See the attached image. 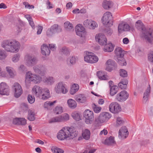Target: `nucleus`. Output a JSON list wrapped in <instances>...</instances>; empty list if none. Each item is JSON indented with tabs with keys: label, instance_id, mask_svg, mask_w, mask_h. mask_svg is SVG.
Wrapping results in <instances>:
<instances>
[{
	"label": "nucleus",
	"instance_id": "09e8293b",
	"mask_svg": "<svg viewBox=\"0 0 153 153\" xmlns=\"http://www.w3.org/2000/svg\"><path fill=\"white\" fill-rule=\"evenodd\" d=\"M62 122L67 121L69 119V115L66 113H65L60 116Z\"/></svg>",
	"mask_w": 153,
	"mask_h": 153
},
{
	"label": "nucleus",
	"instance_id": "bb28decb",
	"mask_svg": "<svg viewBox=\"0 0 153 153\" xmlns=\"http://www.w3.org/2000/svg\"><path fill=\"white\" fill-rule=\"evenodd\" d=\"M43 81L47 85H51L54 83L55 79L53 77L49 76L44 78Z\"/></svg>",
	"mask_w": 153,
	"mask_h": 153
},
{
	"label": "nucleus",
	"instance_id": "f257e3e1",
	"mask_svg": "<svg viewBox=\"0 0 153 153\" xmlns=\"http://www.w3.org/2000/svg\"><path fill=\"white\" fill-rule=\"evenodd\" d=\"M135 27L140 31V36L146 42L151 44H152L153 41V29H146L143 23L140 20L136 23Z\"/></svg>",
	"mask_w": 153,
	"mask_h": 153
},
{
	"label": "nucleus",
	"instance_id": "39448f33",
	"mask_svg": "<svg viewBox=\"0 0 153 153\" xmlns=\"http://www.w3.org/2000/svg\"><path fill=\"white\" fill-rule=\"evenodd\" d=\"M26 79L30 82L36 84L42 81V77L39 75L33 74L31 71L27 72L26 74Z\"/></svg>",
	"mask_w": 153,
	"mask_h": 153
},
{
	"label": "nucleus",
	"instance_id": "7ed1b4c3",
	"mask_svg": "<svg viewBox=\"0 0 153 153\" xmlns=\"http://www.w3.org/2000/svg\"><path fill=\"white\" fill-rule=\"evenodd\" d=\"M1 45L7 52L14 53L18 51L20 44L19 42L14 40H6L2 42Z\"/></svg>",
	"mask_w": 153,
	"mask_h": 153
},
{
	"label": "nucleus",
	"instance_id": "cd10ccee",
	"mask_svg": "<svg viewBox=\"0 0 153 153\" xmlns=\"http://www.w3.org/2000/svg\"><path fill=\"white\" fill-rule=\"evenodd\" d=\"M50 29L54 34L56 33L60 32L62 30L61 27L59 26L58 25L56 24L52 25Z\"/></svg>",
	"mask_w": 153,
	"mask_h": 153
},
{
	"label": "nucleus",
	"instance_id": "a878e982",
	"mask_svg": "<svg viewBox=\"0 0 153 153\" xmlns=\"http://www.w3.org/2000/svg\"><path fill=\"white\" fill-rule=\"evenodd\" d=\"M75 99L77 102L83 103L86 101V97L84 95L79 94L75 97Z\"/></svg>",
	"mask_w": 153,
	"mask_h": 153
},
{
	"label": "nucleus",
	"instance_id": "c85d7f7f",
	"mask_svg": "<svg viewBox=\"0 0 153 153\" xmlns=\"http://www.w3.org/2000/svg\"><path fill=\"white\" fill-rule=\"evenodd\" d=\"M102 5L104 9H108L113 6V3L111 1H105L102 2Z\"/></svg>",
	"mask_w": 153,
	"mask_h": 153
},
{
	"label": "nucleus",
	"instance_id": "603ef678",
	"mask_svg": "<svg viewBox=\"0 0 153 153\" xmlns=\"http://www.w3.org/2000/svg\"><path fill=\"white\" fill-rule=\"evenodd\" d=\"M105 33L108 36H111L113 33V31L110 28H106L104 30Z\"/></svg>",
	"mask_w": 153,
	"mask_h": 153
},
{
	"label": "nucleus",
	"instance_id": "e433bc0d",
	"mask_svg": "<svg viewBox=\"0 0 153 153\" xmlns=\"http://www.w3.org/2000/svg\"><path fill=\"white\" fill-rule=\"evenodd\" d=\"M64 26L65 29L68 31L71 30L73 29V25L68 21L64 23Z\"/></svg>",
	"mask_w": 153,
	"mask_h": 153
},
{
	"label": "nucleus",
	"instance_id": "7c9ffc66",
	"mask_svg": "<svg viewBox=\"0 0 153 153\" xmlns=\"http://www.w3.org/2000/svg\"><path fill=\"white\" fill-rule=\"evenodd\" d=\"M27 118L30 121H33L35 119V113L33 110H29Z\"/></svg>",
	"mask_w": 153,
	"mask_h": 153
},
{
	"label": "nucleus",
	"instance_id": "864d4df0",
	"mask_svg": "<svg viewBox=\"0 0 153 153\" xmlns=\"http://www.w3.org/2000/svg\"><path fill=\"white\" fill-rule=\"evenodd\" d=\"M6 56L5 52L3 50H0V59H4Z\"/></svg>",
	"mask_w": 153,
	"mask_h": 153
},
{
	"label": "nucleus",
	"instance_id": "c9c22d12",
	"mask_svg": "<svg viewBox=\"0 0 153 153\" xmlns=\"http://www.w3.org/2000/svg\"><path fill=\"white\" fill-rule=\"evenodd\" d=\"M97 74L99 78L101 80H105L107 79V76L105 75L104 73L102 71H98Z\"/></svg>",
	"mask_w": 153,
	"mask_h": 153
},
{
	"label": "nucleus",
	"instance_id": "338daca9",
	"mask_svg": "<svg viewBox=\"0 0 153 153\" xmlns=\"http://www.w3.org/2000/svg\"><path fill=\"white\" fill-rule=\"evenodd\" d=\"M118 86L122 89H125L127 87V85H124L123 83L120 82L118 83Z\"/></svg>",
	"mask_w": 153,
	"mask_h": 153
},
{
	"label": "nucleus",
	"instance_id": "f704fd0d",
	"mask_svg": "<svg viewBox=\"0 0 153 153\" xmlns=\"http://www.w3.org/2000/svg\"><path fill=\"white\" fill-rule=\"evenodd\" d=\"M90 132L88 129H86L82 133V136L85 140H88L90 138Z\"/></svg>",
	"mask_w": 153,
	"mask_h": 153
},
{
	"label": "nucleus",
	"instance_id": "4be33fe9",
	"mask_svg": "<svg viewBox=\"0 0 153 153\" xmlns=\"http://www.w3.org/2000/svg\"><path fill=\"white\" fill-rule=\"evenodd\" d=\"M13 123L16 125H25L26 124V120L24 118H16L13 119Z\"/></svg>",
	"mask_w": 153,
	"mask_h": 153
},
{
	"label": "nucleus",
	"instance_id": "412c9836",
	"mask_svg": "<svg viewBox=\"0 0 153 153\" xmlns=\"http://www.w3.org/2000/svg\"><path fill=\"white\" fill-rule=\"evenodd\" d=\"M75 31L76 34L80 37H82L85 31V28L80 24H78L75 27Z\"/></svg>",
	"mask_w": 153,
	"mask_h": 153
},
{
	"label": "nucleus",
	"instance_id": "9b49d317",
	"mask_svg": "<svg viewBox=\"0 0 153 153\" xmlns=\"http://www.w3.org/2000/svg\"><path fill=\"white\" fill-rule=\"evenodd\" d=\"M129 94L126 91H123L118 93L116 96V100L120 102L125 101L128 97Z\"/></svg>",
	"mask_w": 153,
	"mask_h": 153
},
{
	"label": "nucleus",
	"instance_id": "c756f323",
	"mask_svg": "<svg viewBox=\"0 0 153 153\" xmlns=\"http://www.w3.org/2000/svg\"><path fill=\"white\" fill-rule=\"evenodd\" d=\"M50 97V94L49 90L48 89L46 88L44 90V92H42L40 97L42 100H45Z\"/></svg>",
	"mask_w": 153,
	"mask_h": 153
},
{
	"label": "nucleus",
	"instance_id": "8fccbe9b",
	"mask_svg": "<svg viewBox=\"0 0 153 153\" xmlns=\"http://www.w3.org/2000/svg\"><path fill=\"white\" fill-rule=\"evenodd\" d=\"M98 25L97 23L94 21H92L91 23H90L88 28L90 29H94L96 27H97Z\"/></svg>",
	"mask_w": 153,
	"mask_h": 153
},
{
	"label": "nucleus",
	"instance_id": "2eb2a0df",
	"mask_svg": "<svg viewBox=\"0 0 153 153\" xmlns=\"http://www.w3.org/2000/svg\"><path fill=\"white\" fill-rule=\"evenodd\" d=\"M38 60L37 58L34 56L29 54L27 56L26 63L28 66L33 65L36 64Z\"/></svg>",
	"mask_w": 153,
	"mask_h": 153
},
{
	"label": "nucleus",
	"instance_id": "9d476101",
	"mask_svg": "<svg viewBox=\"0 0 153 153\" xmlns=\"http://www.w3.org/2000/svg\"><path fill=\"white\" fill-rule=\"evenodd\" d=\"M13 89L14 91V97L16 98L19 97L23 92L21 85L18 82H15L14 84Z\"/></svg>",
	"mask_w": 153,
	"mask_h": 153
},
{
	"label": "nucleus",
	"instance_id": "774afa93",
	"mask_svg": "<svg viewBox=\"0 0 153 153\" xmlns=\"http://www.w3.org/2000/svg\"><path fill=\"white\" fill-rule=\"evenodd\" d=\"M42 27L41 26H39L38 29V31L37 32V34H40L41 33L42 30Z\"/></svg>",
	"mask_w": 153,
	"mask_h": 153
},
{
	"label": "nucleus",
	"instance_id": "5fc2aeb1",
	"mask_svg": "<svg viewBox=\"0 0 153 153\" xmlns=\"http://www.w3.org/2000/svg\"><path fill=\"white\" fill-rule=\"evenodd\" d=\"M120 76L123 77H126L127 76V71L124 69H120Z\"/></svg>",
	"mask_w": 153,
	"mask_h": 153
},
{
	"label": "nucleus",
	"instance_id": "423d86ee",
	"mask_svg": "<svg viewBox=\"0 0 153 153\" xmlns=\"http://www.w3.org/2000/svg\"><path fill=\"white\" fill-rule=\"evenodd\" d=\"M113 18L111 13L109 12L105 13L102 19L103 24L106 25L108 27H111L113 25Z\"/></svg>",
	"mask_w": 153,
	"mask_h": 153
},
{
	"label": "nucleus",
	"instance_id": "5701e85b",
	"mask_svg": "<svg viewBox=\"0 0 153 153\" xmlns=\"http://www.w3.org/2000/svg\"><path fill=\"white\" fill-rule=\"evenodd\" d=\"M116 58L123 57L125 51L120 47L117 48L114 51Z\"/></svg>",
	"mask_w": 153,
	"mask_h": 153
},
{
	"label": "nucleus",
	"instance_id": "f03ea898",
	"mask_svg": "<svg viewBox=\"0 0 153 153\" xmlns=\"http://www.w3.org/2000/svg\"><path fill=\"white\" fill-rule=\"evenodd\" d=\"M78 132L74 128L65 127L60 130L58 133L57 138L61 140L73 139L78 135Z\"/></svg>",
	"mask_w": 153,
	"mask_h": 153
},
{
	"label": "nucleus",
	"instance_id": "79ce46f5",
	"mask_svg": "<svg viewBox=\"0 0 153 153\" xmlns=\"http://www.w3.org/2000/svg\"><path fill=\"white\" fill-rule=\"evenodd\" d=\"M92 107L94 112L97 113L100 112L102 109L101 107L97 106L94 103H93L92 105Z\"/></svg>",
	"mask_w": 153,
	"mask_h": 153
},
{
	"label": "nucleus",
	"instance_id": "aec40b11",
	"mask_svg": "<svg viewBox=\"0 0 153 153\" xmlns=\"http://www.w3.org/2000/svg\"><path fill=\"white\" fill-rule=\"evenodd\" d=\"M44 90L39 86L35 85L32 89V92L37 97H40L42 92H44Z\"/></svg>",
	"mask_w": 153,
	"mask_h": 153
},
{
	"label": "nucleus",
	"instance_id": "2f4dec72",
	"mask_svg": "<svg viewBox=\"0 0 153 153\" xmlns=\"http://www.w3.org/2000/svg\"><path fill=\"white\" fill-rule=\"evenodd\" d=\"M115 142L114 138L113 137L110 136L109 137L106 139L103 143L105 145H110L114 143Z\"/></svg>",
	"mask_w": 153,
	"mask_h": 153
},
{
	"label": "nucleus",
	"instance_id": "0e129e2a",
	"mask_svg": "<svg viewBox=\"0 0 153 153\" xmlns=\"http://www.w3.org/2000/svg\"><path fill=\"white\" fill-rule=\"evenodd\" d=\"M54 34V33H53V31L51 30V29H48L46 32V35L48 36H52Z\"/></svg>",
	"mask_w": 153,
	"mask_h": 153
},
{
	"label": "nucleus",
	"instance_id": "473e14b6",
	"mask_svg": "<svg viewBox=\"0 0 153 153\" xmlns=\"http://www.w3.org/2000/svg\"><path fill=\"white\" fill-rule=\"evenodd\" d=\"M67 103L69 107L71 108L74 109L76 107L77 104L76 102L72 99L68 100Z\"/></svg>",
	"mask_w": 153,
	"mask_h": 153
},
{
	"label": "nucleus",
	"instance_id": "49530a36",
	"mask_svg": "<svg viewBox=\"0 0 153 153\" xmlns=\"http://www.w3.org/2000/svg\"><path fill=\"white\" fill-rule=\"evenodd\" d=\"M56 102V101H54L53 102L47 101L44 103V107L45 108H48L49 107L53 105Z\"/></svg>",
	"mask_w": 153,
	"mask_h": 153
},
{
	"label": "nucleus",
	"instance_id": "bf43d9fd",
	"mask_svg": "<svg viewBox=\"0 0 153 153\" xmlns=\"http://www.w3.org/2000/svg\"><path fill=\"white\" fill-rule=\"evenodd\" d=\"M68 61H69L70 63L72 64H74L75 63L76 60L75 58L74 57L72 56L68 59Z\"/></svg>",
	"mask_w": 153,
	"mask_h": 153
},
{
	"label": "nucleus",
	"instance_id": "72a5a7b5",
	"mask_svg": "<svg viewBox=\"0 0 153 153\" xmlns=\"http://www.w3.org/2000/svg\"><path fill=\"white\" fill-rule=\"evenodd\" d=\"M116 61L120 66H126L127 64L126 60L123 57L116 58Z\"/></svg>",
	"mask_w": 153,
	"mask_h": 153
},
{
	"label": "nucleus",
	"instance_id": "0eeeda50",
	"mask_svg": "<svg viewBox=\"0 0 153 153\" xmlns=\"http://www.w3.org/2000/svg\"><path fill=\"white\" fill-rule=\"evenodd\" d=\"M93 54L91 52H87L86 55L84 56L85 61L91 63L97 62L98 60V58L97 56Z\"/></svg>",
	"mask_w": 153,
	"mask_h": 153
},
{
	"label": "nucleus",
	"instance_id": "de8ad7c7",
	"mask_svg": "<svg viewBox=\"0 0 153 153\" xmlns=\"http://www.w3.org/2000/svg\"><path fill=\"white\" fill-rule=\"evenodd\" d=\"M60 52L62 54H64L66 55L69 54V51L68 49L65 47H62L60 50Z\"/></svg>",
	"mask_w": 153,
	"mask_h": 153
},
{
	"label": "nucleus",
	"instance_id": "dca6fc26",
	"mask_svg": "<svg viewBox=\"0 0 153 153\" xmlns=\"http://www.w3.org/2000/svg\"><path fill=\"white\" fill-rule=\"evenodd\" d=\"M8 86L4 82L0 84V94L2 95H8L9 93Z\"/></svg>",
	"mask_w": 153,
	"mask_h": 153
},
{
	"label": "nucleus",
	"instance_id": "58836bf2",
	"mask_svg": "<svg viewBox=\"0 0 153 153\" xmlns=\"http://www.w3.org/2000/svg\"><path fill=\"white\" fill-rule=\"evenodd\" d=\"M6 70L7 72L9 73L10 75L13 77L14 75L15 71L13 69L10 67H6Z\"/></svg>",
	"mask_w": 153,
	"mask_h": 153
},
{
	"label": "nucleus",
	"instance_id": "393cba45",
	"mask_svg": "<svg viewBox=\"0 0 153 153\" xmlns=\"http://www.w3.org/2000/svg\"><path fill=\"white\" fill-rule=\"evenodd\" d=\"M115 45L111 43L105 44L104 46L103 50L105 52H110L114 50Z\"/></svg>",
	"mask_w": 153,
	"mask_h": 153
},
{
	"label": "nucleus",
	"instance_id": "37998d69",
	"mask_svg": "<svg viewBox=\"0 0 153 153\" xmlns=\"http://www.w3.org/2000/svg\"><path fill=\"white\" fill-rule=\"evenodd\" d=\"M71 116L74 120L77 121H79L80 119L79 113L76 111L72 113L71 114Z\"/></svg>",
	"mask_w": 153,
	"mask_h": 153
},
{
	"label": "nucleus",
	"instance_id": "a19ab883",
	"mask_svg": "<svg viewBox=\"0 0 153 153\" xmlns=\"http://www.w3.org/2000/svg\"><path fill=\"white\" fill-rule=\"evenodd\" d=\"M150 93V88H148L146 90V91L144 94L143 96V99L146 102L148 99L149 95Z\"/></svg>",
	"mask_w": 153,
	"mask_h": 153
},
{
	"label": "nucleus",
	"instance_id": "6e6552de",
	"mask_svg": "<svg viewBox=\"0 0 153 153\" xmlns=\"http://www.w3.org/2000/svg\"><path fill=\"white\" fill-rule=\"evenodd\" d=\"M84 114L86 123L88 124H91L94 118L93 112L89 110H87L85 111Z\"/></svg>",
	"mask_w": 153,
	"mask_h": 153
},
{
	"label": "nucleus",
	"instance_id": "4d7b16f0",
	"mask_svg": "<svg viewBox=\"0 0 153 153\" xmlns=\"http://www.w3.org/2000/svg\"><path fill=\"white\" fill-rule=\"evenodd\" d=\"M92 20L87 19L85 20L83 22L84 25L86 27L88 28L90 23L92 22Z\"/></svg>",
	"mask_w": 153,
	"mask_h": 153
},
{
	"label": "nucleus",
	"instance_id": "69168bd1",
	"mask_svg": "<svg viewBox=\"0 0 153 153\" xmlns=\"http://www.w3.org/2000/svg\"><path fill=\"white\" fill-rule=\"evenodd\" d=\"M74 86H72V87L70 89V93L71 94L73 95L77 91V89L76 88V90L74 89Z\"/></svg>",
	"mask_w": 153,
	"mask_h": 153
},
{
	"label": "nucleus",
	"instance_id": "f8f14e48",
	"mask_svg": "<svg viewBox=\"0 0 153 153\" xmlns=\"http://www.w3.org/2000/svg\"><path fill=\"white\" fill-rule=\"evenodd\" d=\"M34 72L36 74H39L41 76H44L45 74L46 69L43 65H35L33 67Z\"/></svg>",
	"mask_w": 153,
	"mask_h": 153
},
{
	"label": "nucleus",
	"instance_id": "ddd939ff",
	"mask_svg": "<svg viewBox=\"0 0 153 153\" xmlns=\"http://www.w3.org/2000/svg\"><path fill=\"white\" fill-rule=\"evenodd\" d=\"M109 111L114 113H118L121 110L120 105L117 102H112L109 106Z\"/></svg>",
	"mask_w": 153,
	"mask_h": 153
},
{
	"label": "nucleus",
	"instance_id": "4468645a",
	"mask_svg": "<svg viewBox=\"0 0 153 153\" xmlns=\"http://www.w3.org/2000/svg\"><path fill=\"white\" fill-rule=\"evenodd\" d=\"M118 28V31L120 33H121L123 31H128L130 30L133 31L134 30V27L133 26H130L127 24L123 23L119 24Z\"/></svg>",
	"mask_w": 153,
	"mask_h": 153
},
{
	"label": "nucleus",
	"instance_id": "6ab92c4d",
	"mask_svg": "<svg viewBox=\"0 0 153 153\" xmlns=\"http://www.w3.org/2000/svg\"><path fill=\"white\" fill-rule=\"evenodd\" d=\"M106 70L109 71H111L116 66V64L115 61L111 59L108 60L106 62Z\"/></svg>",
	"mask_w": 153,
	"mask_h": 153
},
{
	"label": "nucleus",
	"instance_id": "052dcab7",
	"mask_svg": "<svg viewBox=\"0 0 153 153\" xmlns=\"http://www.w3.org/2000/svg\"><path fill=\"white\" fill-rule=\"evenodd\" d=\"M117 125H120L123 123V121L120 117H118L117 119Z\"/></svg>",
	"mask_w": 153,
	"mask_h": 153
},
{
	"label": "nucleus",
	"instance_id": "13d9d810",
	"mask_svg": "<svg viewBox=\"0 0 153 153\" xmlns=\"http://www.w3.org/2000/svg\"><path fill=\"white\" fill-rule=\"evenodd\" d=\"M20 56L19 54H16L12 58V60L14 62H17L19 59Z\"/></svg>",
	"mask_w": 153,
	"mask_h": 153
},
{
	"label": "nucleus",
	"instance_id": "ea45409f",
	"mask_svg": "<svg viewBox=\"0 0 153 153\" xmlns=\"http://www.w3.org/2000/svg\"><path fill=\"white\" fill-rule=\"evenodd\" d=\"M51 150L53 153H63L64 152L63 150L56 147H52Z\"/></svg>",
	"mask_w": 153,
	"mask_h": 153
},
{
	"label": "nucleus",
	"instance_id": "1a4fd4ad",
	"mask_svg": "<svg viewBox=\"0 0 153 153\" xmlns=\"http://www.w3.org/2000/svg\"><path fill=\"white\" fill-rule=\"evenodd\" d=\"M65 85L63 82H59L56 85L54 88L55 91L56 93L58 94L62 93L65 94L68 92V90Z\"/></svg>",
	"mask_w": 153,
	"mask_h": 153
},
{
	"label": "nucleus",
	"instance_id": "e2e57ef3",
	"mask_svg": "<svg viewBox=\"0 0 153 153\" xmlns=\"http://www.w3.org/2000/svg\"><path fill=\"white\" fill-rule=\"evenodd\" d=\"M49 48L50 49L53 51L56 50L55 44H50L49 45Z\"/></svg>",
	"mask_w": 153,
	"mask_h": 153
},
{
	"label": "nucleus",
	"instance_id": "a18cd8bd",
	"mask_svg": "<svg viewBox=\"0 0 153 153\" xmlns=\"http://www.w3.org/2000/svg\"><path fill=\"white\" fill-rule=\"evenodd\" d=\"M61 122H62V121L60 116L52 118L49 121V123H50Z\"/></svg>",
	"mask_w": 153,
	"mask_h": 153
},
{
	"label": "nucleus",
	"instance_id": "b1692460",
	"mask_svg": "<svg viewBox=\"0 0 153 153\" xmlns=\"http://www.w3.org/2000/svg\"><path fill=\"white\" fill-rule=\"evenodd\" d=\"M41 51L42 53L44 55H48L50 53L49 47L45 44H44L42 45Z\"/></svg>",
	"mask_w": 153,
	"mask_h": 153
},
{
	"label": "nucleus",
	"instance_id": "6e6d98bb",
	"mask_svg": "<svg viewBox=\"0 0 153 153\" xmlns=\"http://www.w3.org/2000/svg\"><path fill=\"white\" fill-rule=\"evenodd\" d=\"M148 59L151 62H153V51H151L148 54Z\"/></svg>",
	"mask_w": 153,
	"mask_h": 153
},
{
	"label": "nucleus",
	"instance_id": "a211bd4d",
	"mask_svg": "<svg viewBox=\"0 0 153 153\" xmlns=\"http://www.w3.org/2000/svg\"><path fill=\"white\" fill-rule=\"evenodd\" d=\"M128 134V130L126 126H123L119 130L118 137L121 139H125Z\"/></svg>",
	"mask_w": 153,
	"mask_h": 153
},
{
	"label": "nucleus",
	"instance_id": "4c0bfd02",
	"mask_svg": "<svg viewBox=\"0 0 153 153\" xmlns=\"http://www.w3.org/2000/svg\"><path fill=\"white\" fill-rule=\"evenodd\" d=\"M118 91V87L116 86H113L110 88V94L114 96L116 94Z\"/></svg>",
	"mask_w": 153,
	"mask_h": 153
},
{
	"label": "nucleus",
	"instance_id": "680f3d73",
	"mask_svg": "<svg viewBox=\"0 0 153 153\" xmlns=\"http://www.w3.org/2000/svg\"><path fill=\"white\" fill-rule=\"evenodd\" d=\"M19 70L21 72H24L26 71L25 67L23 65H21L19 68Z\"/></svg>",
	"mask_w": 153,
	"mask_h": 153
},
{
	"label": "nucleus",
	"instance_id": "c03bdc74",
	"mask_svg": "<svg viewBox=\"0 0 153 153\" xmlns=\"http://www.w3.org/2000/svg\"><path fill=\"white\" fill-rule=\"evenodd\" d=\"M54 113L56 114H61L63 112V108L60 106H57L54 110Z\"/></svg>",
	"mask_w": 153,
	"mask_h": 153
},
{
	"label": "nucleus",
	"instance_id": "3c124183",
	"mask_svg": "<svg viewBox=\"0 0 153 153\" xmlns=\"http://www.w3.org/2000/svg\"><path fill=\"white\" fill-rule=\"evenodd\" d=\"M27 100L29 103L32 104L34 102L35 99L34 97H32L31 95L29 94L28 95Z\"/></svg>",
	"mask_w": 153,
	"mask_h": 153
},
{
	"label": "nucleus",
	"instance_id": "f3484780",
	"mask_svg": "<svg viewBox=\"0 0 153 153\" xmlns=\"http://www.w3.org/2000/svg\"><path fill=\"white\" fill-rule=\"evenodd\" d=\"M95 39L96 41L102 45L105 44L107 42V39L105 36L102 33L97 34L95 36Z\"/></svg>",
	"mask_w": 153,
	"mask_h": 153
},
{
	"label": "nucleus",
	"instance_id": "20e7f679",
	"mask_svg": "<svg viewBox=\"0 0 153 153\" xmlns=\"http://www.w3.org/2000/svg\"><path fill=\"white\" fill-rule=\"evenodd\" d=\"M111 115L108 112H102L97 118H96L93 125L94 129L98 128L100 123L106 122L111 118Z\"/></svg>",
	"mask_w": 153,
	"mask_h": 153
}]
</instances>
